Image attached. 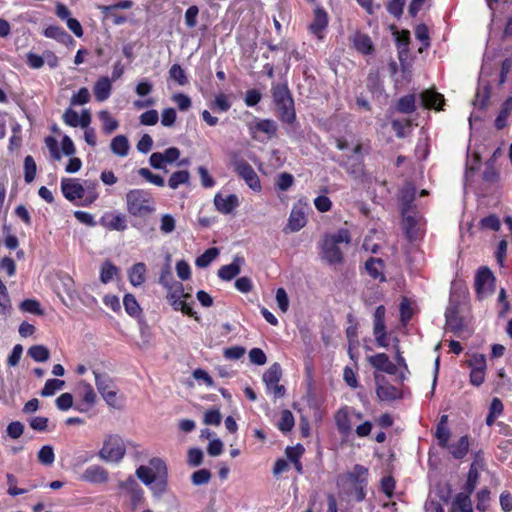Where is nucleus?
<instances>
[{"instance_id": "4", "label": "nucleus", "mask_w": 512, "mask_h": 512, "mask_svg": "<svg viewBox=\"0 0 512 512\" xmlns=\"http://www.w3.org/2000/svg\"><path fill=\"white\" fill-rule=\"evenodd\" d=\"M154 200L150 192L136 189L130 190V215L146 218L154 212Z\"/></svg>"}, {"instance_id": "39", "label": "nucleus", "mask_w": 512, "mask_h": 512, "mask_svg": "<svg viewBox=\"0 0 512 512\" xmlns=\"http://www.w3.org/2000/svg\"><path fill=\"white\" fill-rule=\"evenodd\" d=\"M489 99H490V85H489V83H485L478 87L476 94H475V99L473 101V105L480 109H484L487 106Z\"/></svg>"}, {"instance_id": "48", "label": "nucleus", "mask_w": 512, "mask_h": 512, "mask_svg": "<svg viewBox=\"0 0 512 512\" xmlns=\"http://www.w3.org/2000/svg\"><path fill=\"white\" fill-rule=\"evenodd\" d=\"M99 118L103 123V132L111 134L118 127V121L107 110L100 111Z\"/></svg>"}, {"instance_id": "53", "label": "nucleus", "mask_w": 512, "mask_h": 512, "mask_svg": "<svg viewBox=\"0 0 512 512\" xmlns=\"http://www.w3.org/2000/svg\"><path fill=\"white\" fill-rule=\"evenodd\" d=\"M169 77L177 82L180 86H185L188 84V78L185 70L177 63L170 67Z\"/></svg>"}, {"instance_id": "24", "label": "nucleus", "mask_w": 512, "mask_h": 512, "mask_svg": "<svg viewBox=\"0 0 512 512\" xmlns=\"http://www.w3.org/2000/svg\"><path fill=\"white\" fill-rule=\"evenodd\" d=\"M445 448L449 450L453 458L457 460L463 459L467 455L470 448L469 437L464 435L460 437L456 443H448V447Z\"/></svg>"}, {"instance_id": "62", "label": "nucleus", "mask_w": 512, "mask_h": 512, "mask_svg": "<svg viewBox=\"0 0 512 512\" xmlns=\"http://www.w3.org/2000/svg\"><path fill=\"white\" fill-rule=\"evenodd\" d=\"M501 223L495 214H490L483 219L480 220V227L482 229H488L492 231H498L500 229Z\"/></svg>"}, {"instance_id": "16", "label": "nucleus", "mask_w": 512, "mask_h": 512, "mask_svg": "<svg viewBox=\"0 0 512 512\" xmlns=\"http://www.w3.org/2000/svg\"><path fill=\"white\" fill-rule=\"evenodd\" d=\"M126 8H128V0H121L116 4L103 6V18L105 21L111 22L114 25L122 24L127 18L119 12V9Z\"/></svg>"}, {"instance_id": "47", "label": "nucleus", "mask_w": 512, "mask_h": 512, "mask_svg": "<svg viewBox=\"0 0 512 512\" xmlns=\"http://www.w3.org/2000/svg\"><path fill=\"white\" fill-rule=\"evenodd\" d=\"M19 308L24 312H28V313H31V314L37 315V316H43L45 314V311L41 307L40 302L36 299L29 298V299L23 300L20 303Z\"/></svg>"}, {"instance_id": "19", "label": "nucleus", "mask_w": 512, "mask_h": 512, "mask_svg": "<svg viewBox=\"0 0 512 512\" xmlns=\"http://www.w3.org/2000/svg\"><path fill=\"white\" fill-rule=\"evenodd\" d=\"M43 35L65 46H73L75 44L73 37L64 28L58 25H49L44 29Z\"/></svg>"}, {"instance_id": "5", "label": "nucleus", "mask_w": 512, "mask_h": 512, "mask_svg": "<svg viewBox=\"0 0 512 512\" xmlns=\"http://www.w3.org/2000/svg\"><path fill=\"white\" fill-rule=\"evenodd\" d=\"M125 453L126 447L123 439L116 434H110L105 438L98 456L105 462L118 463L123 459Z\"/></svg>"}, {"instance_id": "34", "label": "nucleus", "mask_w": 512, "mask_h": 512, "mask_svg": "<svg viewBox=\"0 0 512 512\" xmlns=\"http://www.w3.org/2000/svg\"><path fill=\"white\" fill-rule=\"evenodd\" d=\"M146 280V265L142 262L134 264L130 268V284L137 287Z\"/></svg>"}, {"instance_id": "50", "label": "nucleus", "mask_w": 512, "mask_h": 512, "mask_svg": "<svg viewBox=\"0 0 512 512\" xmlns=\"http://www.w3.org/2000/svg\"><path fill=\"white\" fill-rule=\"evenodd\" d=\"M37 165L31 155L24 158V180L26 183H31L36 176Z\"/></svg>"}, {"instance_id": "49", "label": "nucleus", "mask_w": 512, "mask_h": 512, "mask_svg": "<svg viewBox=\"0 0 512 512\" xmlns=\"http://www.w3.org/2000/svg\"><path fill=\"white\" fill-rule=\"evenodd\" d=\"M173 277L171 266L169 263V257L167 258V263L163 265L160 271L159 276V284L162 285L164 288H167L175 283H177Z\"/></svg>"}, {"instance_id": "3", "label": "nucleus", "mask_w": 512, "mask_h": 512, "mask_svg": "<svg viewBox=\"0 0 512 512\" xmlns=\"http://www.w3.org/2000/svg\"><path fill=\"white\" fill-rule=\"evenodd\" d=\"M271 93L280 121L289 125L294 124L296 121L294 100L287 83H273Z\"/></svg>"}, {"instance_id": "38", "label": "nucleus", "mask_w": 512, "mask_h": 512, "mask_svg": "<svg viewBox=\"0 0 512 512\" xmlns=\"http://www.w3.org/2000/svg\"><path fill=\"white\" fill-rule=\"evenodd\" d=\"M190 173L188 170H178L171 174L168 179V186L176 190L180 185L189 184Z\"/></svg>"}, {"instance_id": "25", "label": "nucleus", "mask_w": 512, "mask_h": 512, "mask_svg": "<svg viewBox=\"0 0 512 512\" xmlns=\"http://www.w3.org/2000/svg\"><path fill=\"white\" fill-rule=\"evenodd\" d=\"M448 415H442L436 426L435 437L441 448L448 447L449 438L451 436L450 429L447 426Z\"/></svg>"}, {"instance_id": "33", "label": "nucleus", "mask_w": 512, "mask_h": 512, "mask_svg": "<svg viewBox=\"0 0 512 512\" xmlns=\"http://www.w3.org/2000/svg\"><path fill=\"white\" fill-rule=\"evenodd\" d=\"M119 272V268L109 259H106L100 266V281L107 284L117 277Z\"/></svg>"}, {"instance_id": "63", "label": "nucleus", "mask_w": 512, "mask_h": 512, "mask_svg": "<svg viewBox=\"0 0 512 512\" xmlns=\"http://www.w3.org/2000/svg\"><path fill=\"white\" fill-rule=\"evenodd\" d=\"M24 432V424L20 421H12L7 425L6 434L11 439H18Z\"/></svg>"}, {"instance_id": "26", "label": "nucleus", "mask_w": 512, "mask_h": 512, "mask_svg": "<svg viewBox=\"0 0 512 512\" xmlns=\"http://www.w3.org/2000/svg\"><path fill=\"white\" fill-rule=\"evenodd\" d=\"M111 80L106 77H100L93 88L94 96L98 102H103L110 97L111 94Z\"/></svg>"}, {"instance_id": "32", "label": "nucleus", "mask_w": 512, "mask_h": 512, "mask_svg": "<svg viewBox=\"0 0 512 512\" xmlns=\"http://www.w3.org/2000/svg\"><path fill=\"white\" fill-rule=\"evenodd\" d=\"M421 102L426 108L440 109L441 105L444 103V97L442 94L435 91L426 90L421 93Z\"/></svg>"}, {"instance_id": "55", "label": "nucleus", "mask_w": 512, "mask_h": 512, "mask_svg": "<svg viewBox=\"0 0 512 512\" xmlns=\"http://www.w3.org/2000/svg\"><path fill=\"white\" fill-rule=\"evenodd\" d=\"M210 108L214 112H227L231 108V103L229 102L227 96L223 93L217 95L210 103Z\"/></svg>"}, {"instance_id": "43", "label": "nucleus", "mask_w": 512, "mask_h": 512, "mask_svg": "<svg viewBox=\"0 0 512 512\" xmlns=\"http://www.w3.org/2000/svg\"><path fill=\"white\" fill-rule=\"evenodd\" d=\"M294 425H295V419H294L292 412L288 409H284L281 412L280 419L278 420V422L276 424L277 428L281 432L287 433L293 429Z\"/></svg>"}, {"instance_id": "14", "label": "nucleus", "mask_w": 512, "mask_h": 512, "mask_svg": "<svg viewBox=\"0 0 512 512\" xmlns=\"http://www.w3.org/2000/svg\"><path fill=\"white\" fill-rule=\"evenodd\" d=\"M306 223L307 218L304 211V205L301 202H298L293 205L284 231L287 232V230H289L290 232H297L301 230Z\"/></svg>"}, {"instance_id": "56", "label": "nucleus", "mask_w": 512, "mask_h": 512, "mask_svg": "<svg viewBox=\"0 0 512 512\" xmlns=\"http://www.w3.org/2000/svg\"><path fill=\"white\" fill-rule=\"evenodd\" d=\"M6 481H7V485H8L7 493L10 496L15 497V496L23 495V494L28 492L27 489L18 488L16 486L18 480H17V478H16V476L14 474L7 473L6 474Z\"/></svg>"}, {"instance_id": "11", "label": "nucleus", "mask_w": 512, "mask_h": 512, "mask_svg": "<svg viewBox=\"0 0 512 512\" xmlns=\"http://www.w3.org/2000/svg\"><path fill=\"white\" fill-rule=\"evenodd\" d=\"M376 382V394L381 401H393L402 397V392L395 386L388 383L384 376L374 374Z\"/></svg>"}, {"instance_id": "45", "label": "nucleus", "mask_w": 512, "mask_h": 512, "mask_svg": "<svg viewBox=\"0 0 512 512\" xmlns=\"http://www.w3.org/2000/svg\"><path fill=\"white\" fill-rule=\"evenodd\" d=\"M219 255V249L216 247H211L203 254L198 256L195 260V264L199 268H206L208 267Z\"/></svg>"}, {"instance_id": "61", "label": "nucleus", "mask_w": 512, "mask_h": 512, "mask_svg": "<svg viewBox=\"0 0 512 512\" xmlns=\"http://www.w3.org/2000/svg\"><path fill=\"white\" fill-rule=\"evenodd\" d=\"M159 121V114L157 110L150 109L145 111L139 116V122L144 126H153Z\"/></svg>"}, {"instance_id": "37", "label": "nucleus", "mask_w": 512, "mask_h": 512, "mask_svg": "<svg viewBox=\"0 0 512 512\" xmlns=\"http://www.w3.org/2000/svg\"><path fill=\"white\" fill-rule=\"evenodd\" d=\"M282 376V369L279 363H273L268 370L263 374V382L266 386L279 383Z\"/></svg>"}, {"instance_id": "2", "label": "nucleus", "mask_w": 512, "mask_h": 512, "mask_svg": "<svg viewBox=\"0 0 512 512\" xmlns=\"http://www.w3.org/2000/svg\"><path fill=\"white\" fill-rule=\"evenodd\" d=\"M350 242L351 235L348 229H339L333 234H326L320 243L321 258L329 265L342 264L344 256L340 244L349 245Z\"/></svg>"}, {"instance_id": "23", "label": "nucleus", "mask_w": 512, "mask_h": 512, "mask_svg": "<svg viewBox=\"0 0 512 512\" xmlns=\"http://www.w3.org/2000/svg\"><path fill=\"white\" fill-rule=\"evenodd\" d=\"M452 487L447 481H439L430 492V498H434L442 503H448L451 499Z\"/></svg>"}, {"instance_id": "36", "label": "nucleus", "mask_w": 512, "mask_h": 512, "mask_svg": "<svg viewBox=\"0 0 512 512\" xmlns=\"http://www.w3.org/2000/svg\"><path fill=\"white\" fill-rule=\"evenodd\" d=\"M348 478L354 485L366 486L368 480V469L362 465L356 464L352 472L348 474Z\"/></svg>"}, {"instance_id": "20", "label": "nucleus", "mask_w": 512, "mask_h": 512, "mask_svg": "<svg viewBox=\"0 0 512 512\" xmlns=\"http://www.w3.org/2000/svg\"><path fill=\"white\" fill-rule=\"evenodd\" d=\"M368 362L372 367L378 371L385 372L393 375L397 371L396 365L390 361L389 357L385 353H377L368 357Z\"/></svg>"}, {"instance_id": "35", "label": "nucleus", "mask_w": 512, "mask_h": 512, "mask_svg": "<svg viewBox=\"0 0 512 512\" xmlns=\"http://www.w3.org/2000/svg\"><path fill=\"white\" fill-rule=\"evenodd\" d=\"M512 110V98L506 99L502 105L499 114L497 115L494 125L498 130H502L507 126V119Z\"/></svg>"}, {"instance_id": "64", "label": "nucleus", "mask_w": 512, "mask_h": 512, "mask_svg": "<svg viewBox=\"0 0 512 512\" xmlns=\"http://www.w3.org/2000/svg\"><path fill=\"white\" fill-rule=\"evenodd\" d=\"M172 101L177 105L180 111H187L192 105L191 98L184 93H176L172 96Z\"/></svg>"}, {"instance_id": "15", "label": "nucleus", "mask_w": 512, "mask_h": 512, "mask_svg": "<svg viewBox=\"0 0 512 512\" xmlns=\"http://www.w3.org/2000/svg\"><path fill=\"white\" fill-rule=\"evenodd\" d=\"M328 22L329 18L327 12L322 7H316L314 9L313 20L309 24V31L318 39H323Z\"/></svg>"}, {"instance_id": "52", "label": "nucleus", "mask_w": 512, "mask_h": 512, "mask_svg": "<svg viewBox=\"0 0 512 512\" xmlns=\"http://www.w3.org/2000/svg\"><path fill=\"white\" fill-rule=\"evenodd\" d=\"M38 461L45 465L50 466L55 461L54 449L51 445H44L38 451Z\"/></svg>"}, {"instance_id": "41", "label": "nucleus", "mask_w": 512, "mask_h": 512, "mask_svg": "<svg viewBox=\"0 0 512 512\" xmlns=\"http://www.w3.org/2000/svg\"><path fill=\"white\" fill-rule=\"evenodd\" d=\"M12 311V303L6 285L0 279V314L9 316Z\"/></svg>"}, {"instance_id": "54", "label": "nucleus", "mask_w": 512, "mask_h": 512, "mask_svg": "<svg viewBox=\"0 0 512 512\" xmlns=\"http://www.w3.org/2000/svg\"><path fill=\"white\" fill-rule=\"evenodd\" d=\"M385 314L386 309L383 305H379L374 312L373 315V332L374 331H384L386 330L385 326Z\"/></svg>"}, {"instance_id": "59", "label": "nucleus", "mask_w": 512, "mask_h": 512, "mask_svg": "<svg viewBox=\"0 0 512 512\" xmlns=\"http://www.w3.org/2000/svg\"><path fill=\"white\" fill-rule=\"evenodd\" d=\"M211 472L208 469H199L192 473L191 482L195 486L207 484L211 479Z\"/></svg>"}, {"instance_id": "18", "label": "nucleus", "mask_w": 512, "mask_h": 512, "mask_svg": "<svg viewBox=\"0 0 512 512\" xmlns=\"http://www.w3.org/2000/svg\"><path fill=\"white\" fill-rule=\"evenodd\" d=\"M214 205L220 213L230 214L239 206V199L235 194L224 196L221 193H217L214 197Z\"/></svg>"}, {"instance_id": "17", "label": "nucleus", "mask_w": 512, "mask_h": 512, "mask_svg": "<svg viewBox=\"0 0 512 512\" xmlns=\"http://www.w3.org/2000/svg\"><path fill=\"white\" fill-rule=\"evenodd\" d=\"M81 480L91 484H103L109 479L108 471L100 465H91L81 475Z\"/></svg>"}, {"instance_id": "21", "label": "nucleus", "mask_w": 512, "mask_h": 512, "mask_svg": "<svg viewBox=\"0 0 512 512\" xmlns=\"http://www.w3.org/2000/svg\"><path fill=\"white\" fill-rule=\"evenodd\" d=\"M244 262L243 257L235 256L230 264L223 265L219 268L217 272L218 277L223 281H231L241 272V266Z\"/></svg>"}, {"instance_id": "1", "label": "nucleus", "mask_w": 512, "mask_h": 512, "mask_svg": "<svg viewBox=\"0 0 512 512\" xmlns=\"http://www.w3.org/2000/svg\"><path fill=\"white\" fill-rule=\"evenodd\" d=\"M135 475L157 500L161 499L168 491V467L160 457L151 458L149 465H140L136 469Z\"/></svg>"}, {"instance_id": "30", "label": "nucleus", "mask_w": 512, "mask_h": 512, "mask_svg": "<svg viewBox=\"0 0 512 512\" xmlns=\"http://www.w3.org/2000/svg\"><path fill=\"white\" fill-rule=\"evenodd\" d=\"M450 512H473L470 494L458 493L452 501Z\"/></svg>"}, {"instance_id": "28", "label": "nucleus", "mask_w": 512, "mask_h": 512, "mask_svg": "<svg viewBox=\"0 0 512 512\" xmlns=\"http://www.w3.org/2000/svg\"><path fill=\"white\" fill-rule=\"evenodd\" d=\"M334 418H335V424H336V427H337L339 433L343 436H348L352 431V427H351L350 418L348 415L347 408L345 407V408L339 409L336 412Z\"/></svg>"}, {"instance_id": "29", "label": "nucleus", "mask_w": 512, "mask_h": 512, "mask_svg": "<svg viewBox=\"0 0 512 512\" xmlns=\"http://www.w3.org/2000/svg\"><path fill=\"white\" fill-rule=\"evenodd\" d=\"M167 289V300L173 307V309H177L178 306H181V300L182 297H186L184 294V286L181 282H177L169 287Z\"/></svg>"}, {"instance_id": "51", "label": "nucleus", "mask_w": 512, "mask_h": 512, "mask_svg": "<svg viewBox=\"0 0 512 512\" xmlns=\"http://www.w3.org/2000/svg\"><path fill=\"white\" fill-rule=\"evenodd\" d=\"M65 382L60 379L52 378L48 379L40 391L42 397L52 396L57 390H60L64 386Z\"/></svg>"}, {"instance_id": "46", "label": "nucleus", "mask_w": 512, "mask_h": 512, "mask_svg": "<svg viewBox=\"0 0 512 512\" xmlns=\"http://www.w3.org/2000/svg\"><path fill=\"white\" fill-rule=\"evenodd\" d=\"M396 109L398 112L403 113V114L413 113L416 109L415 95L408 94V95L401 97L397 102Z\"/></svg>"}, {"instance_id": "10", "label": "nucleus", "mask_w": 512, "mask_h": 512, "mask_svg": "<svg viewBox=\"0 0 512 512\" xmlns=\"http://www.w3.org/2000/svg\"><path fill=\"white\" fill-rule=\"evenodd\" d=\"M495 277L488 267L479 268L475 277V289L479 298L491 294L494 290Z\"/></svg>"}, {"instance_id": "22", "label": "nucleus", "mask_w": 512, "mask_h": 512, "mask_svg": "<svg viewBox=\"0 0 512 512\" xmlns=\"http://www.w3.org/2000/svg\"><path fill=\"white\" fill-rule=\"evenodd\" d=\"M100 224L109 230L123 231L126 229V218L121 214L106 212L100 218Z\"/></svg>"}, {"instance_id": "40", "label": "nucleus", "mask_w": 512, "mask_h": 512, "mask_svg": "<svg viewBox=\"0 0 512 512\" xmlns=\"http://www.w3.org/2000/svg\"><path fill=\"white\" fill-rule=\"evenodd\" d=\"M144 494L143 488L136 481L130 478V504L133 507L144 504Z\"/></svg>"}, {"instance_id": "31", "label": "nucleus", "mask_w": 512, "mask_h": 512, "mask_svg": "<svg viewBox=\"0 0 512 512\" xmlns=\"http://www.w3.org/2000/svg\"><path fill=\"white\" fill-rule=\"evenodd\" d=\"M352 41L355 49L364 55H370L374 51L371 38L366 34L356 33Z\"/></svg>"}, {"instance_id": "57", "label": "nucleus", "mask_w": 512, "mask_h": 512, "mask_svg": "<svg viewBox=\"0 0 512 512\" xmlns=\"http://www.w3.org/2000/svg\"><path fill=\"white\" fill-rule=\"evenodd\" d=\"M467 365L472 369H486V357L484 354L481 353H473L469 356V358L466 360Z\"/></svg>"}, {"instance_id": "58", "label": "nucleus", "mask_w": 512, "mask_h": 512, "mask_svg": "<svg viewBox=\"0 0 512 512\" xmlns=\"http://www.w3.org/2000/svg\"><path fill=\"white\" fill-rule=\"evenodd\" d=\"M293 183V175L288 172H282L277 176L275 186L280 191H287Z\"/></svg>"}, {"instance_id": "60", "label": "nucleus", "mask_w": 512, "mask_h": 512, "mask_svg": "<svg viewBox=\"0 0 512 512\" xmlns=\"http://www.w3.org/2000/svg\"><path fill=\"white\" fill-rule=\"evenodd\" d=\"M256 130L263 132L268 135H275L277 131V125L274 120L271 119H263L256 123Z\"/></svg>"}, {"instance_id": "6", "label": "nucleus", "mask_w": 512, "mask_h": 512, "mask_svg": "<svg viewBox=\"0 0 512 512\" xmlns=\"http://www.w3.org/2000/svg\"><path fill=\"white\" fill-rule=\"evenodd\" d=\"M460 310V302L451 295L445 311V321L447 329L457 337H461L465 330L464 318L461 316Z\"/></svg>"}, {"instance_id": "27", "label": "nucleus", "mask_w": 512, "mask_h": 512, "mask_svg": "<svg viewBox=\"0 0 512 512\" xmlns=\"http://www.w3.org/2000/svg\"><path fill=\"white\" fill-rule=\"evenodd\" d=\"M384 261L381 258L370 257L365 262V269L369 276L373 279H379L381 282L385 281L386 278L383 274Z\"/></svg>"}, {"instance_id": "8", "label": "nucleus", "mask_w": 512, "mask_h": 512, "mask_svg": "<svg viewBox=\"0 0 512 512\" xmlns=\"http://www.w3.org/2000/svg\"><path fill=\"white\" fill-rule=\"evenodd\" d=\"M362 144L358 143L353 148V155L344 156L342 160L332 158L333 161L337 162L348 174L359 176L363 173V156H362Z\"/></svg>"}, {"instance_id": "12", "label": "nucleus", "mask_w": 512, "mask_h": 512, "mask_svg": "<svg viewBox=\"0 0 512 512\" xmlns=\"http://www.w3.org/2000/svg\"><path fill=\"white\" fill-rule=\"evenodd\" d=\"M141 308L136 301L135 297L130 294V317H135L137 319L138 328L141 334V342L138 343L139 346L143 347L150 343L151 340V332L150 328L144 319L141 317Z\"/></svg>"}, {"instance_id": "7", "label": "nucleus", "mask_w": 512, "mask_h": 512, "mask_svg": "<svg viewBox=\"0 0 512 512\" xmlns=\"http://www.w3.org/2000/svg\"><path fill=\"white\" fill-rule=\"evenodd\" d=\"M92 373L99 394L108 404H112L116 399V385L114 380L106 372L96 367L92 368Z\"/></svg>"}, {"instance_id": "44", "label": "nucleus", "mask_w": 512, "mask_h": 512, "mask_svg": "<svg viewBox=\"0 0 512 512\" xmlns=\"http://www.w3.org/2000/svg\"><path fill=\"white\" fill-rule=\"evenodd\" d=\"M110 147L114 154L126 156L128 154V137L126 135H117L112 139Z\"/></svg>"}, {"instance_id": "9", "label": "nucleus", "mask_w": 512, "mask_h": 512, "mask_svg": "<svg viewBox=\"0 0 512 512\" xmlns=\"http://www.w3.org/2000/svg\"><path fill=\"white\" fill-rule=\"evenodd\" d=\"M237 174L246 182V184L254 191H261L260 179L253 167L245 160H236L233 163Z\"/></svg>"}, {"instance_id": "13", "label": "nucleus", "mask_w": 512, "mask_h": 512, "mask_svg": "<svg viewBox=\"0 0 512 512\" xmlns=\"http://www.w3.org/2000/svg\"><path fill=\"white\" fill-rule=\"evenodd\" d=\"M61 192L68 201L82 199L86 190L76 178H63L61 180Z\"/></svg>"}, {"instance_id": "42", "label": "nucleus", "mask_w": 512, "mask_h": 512, "mask_svg": "<svg viewBox=\"0 0 512 512\" xmlns=\"http://www.w3.org/2000/svg\"><path fill=\"white\" fill-rule=\"evenodd\" d=\"M27 354L36 362H46L50 358L49 349L42 344L31 346Z\"/></svg>"}]
</instances>
